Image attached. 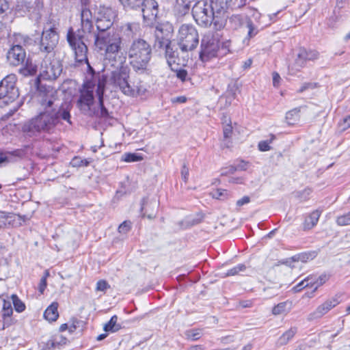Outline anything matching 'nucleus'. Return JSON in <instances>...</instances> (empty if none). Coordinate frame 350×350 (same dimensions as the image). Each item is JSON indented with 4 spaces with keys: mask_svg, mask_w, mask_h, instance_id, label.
<instances>
[{
    "mask_svg": "<svg viewBox=\"0 0 350 350\" xmlns=\"http://www.w3.org/2000/svg\"><path fill=\"white\" fill-rule=\"evenodd\" d=\"M329 279V275L327 274H321L315 281H310V286H314V291H316L319 287L324 284Z\"/></svg>",
    "mask_w": 350,
    "mask_h": 350,
    "instance_id": "34",
    "label": "nucleus"
},
{
    "mask_svg": "<svg viewBox=\"0 0 350 350\" xmlns=\"http://www.w3.org/2000/svg\"><path fill=\"white\" fill-rule=\"evenodd\" d=\"M122 33L127 37L136 36L139 30V25L136 23H128L122 26Z\"/></svg>",
    "mask_w": 350,
    "mask_h": 350,
    "instance_id": "25",
    "label": "nucleus"
},
{
    "mask_svg": "<svg viewBox=\"0 0 350 350\" xmlns=\"http://www.w3.org/2000/svg\"><path fill=\"white\" fill-rule=\"evenodd\" d=\"M312 278H313L312 275H308L305 279H304L300 282H299L296 286H295L293 288V291L295 293H297V292L301 291L303 288L310 286V282H308V281Z\"/></svg>",
    "mask_w": 350,
    "mask_h": 350,
    "instance_id": "37",
    "label": "nucleus"
},
{
    "mask_svg": "<svg viewBox=\"0 0 350 350\" xmlns=\"http://www.w3.org/2000/svg\"><path fill=\"white\" fill-rule=\"evenodd\" d=\"M163 49L165 51V56L167 59V63L170 66H172V62H175V60L173 59L175 57L176 52L173 51L171 47V44H169L167 47H165Z\"/></svg>",
    "mask_w": 350,
    "mask_h": 350,
    "instance_id": "45",
    "label": "nucleus"
},
{
    "mask_svg": "<svg viewBox=\"0 0 350 350\" xmlns=\"http://www.w3.org/2000/svg\"><path fill=\"white\" fill-rule=\"evenodd\" d=\"M321 211L315 210L306 217L303 223V229L308 230L313 228L318 223Z\"/></svg>",
    "mask_w": 350,
    "mask_h": 350,
    "instance_id": "21",
    "label": "nucleus"
},
{
    "mask_svg": "<svg viewBox=\"0 0 350 350\" xmlns=\"http://www.w3.org/2000/svg\"><path fill=\"white\" fill-rule=\"evenodd\" d=\"M141 10L144 21L148 24L154 21L159 13V5L155 0H142Z\"/></svg>",
    "mask_w": 350,
    "mask_h": 350,
    "instance_id": "17",
    "label": "nucleus"
},
{
    "mask_svg": "<svg viewBox=\"0 0 350 350\" xmlns=\"http://www.w3.org/2000/svg\"><path fill=\"white\" fill-rule=\"evenodd\" d=\"M58 306V303L55 301L47 307L44 312V317L46 320L49 322H53L57 319L59 317Z\"/></svg>",
    "mask_w": 350,
    "mask_h": 350,
    "instance_id": "24",
    "label": "nucleus"
},
{
    "mask_svg": "<svg viewBox=\"0 0 350 350\" xmlns=\"http://www.w3.org/2000/svg\"><path fill=\"white\" fill-rule=\"evenodd\" d=\"M7 58L9 63L14 66L25 64L30 73L36 72V66L29 63L28 59H26V51L23 47L12 46L7 53Z\"/></svg>",
    "mask_w": 350,
    "mask_h": 350,
    "instance_id": "13",
    "label": "nucleus"
},
{
    "mask_svg": "<svg viewBox=\"0 0 350 350\" xmlns=\"http://www.w3.org/2000/svg\"><path fill=\"white\" fill-rule=\"evenodd\" d=\"M122 6L126 10H138L142 3V0H119Z\"/></svg>",
    "mask_w": 350,
    "mask_h": 350,
    "instance_id": "31",
    "label": "nucleus"
},
{
    "mask_svg": "<svg viewBox=\"0 0 350 350\" xmlns=\"http://www.w3.org/2000/svg\"><path fill=\"white\" fill-rule=\"evenodd\" d=\"M181 177L185 183H187L189 177V168L184 164L181 169Z\"/></svg>",
    "mask_w": 350,
    "mask_h": 350,
    "instance_id": "57",
    "label": "nucleus"
},
{
    "mask_svg": "<svg viewBox=\"0 0 350 350\" xmlns=\"http://www.w3.org/2000/svg\"><path fill=\"white\" fill-rule=\"evenodd\" d=\"M223 133H224V137L225 139H228L231 137L232 133V127L231 124H226L224 127Z\"/></svg>",
    "mask_w": 350,
    "mask_h": 350,
    "instance_id": "54",
    "label": "nucleus"
},
{
    "mask_svg": "<svg viewBox=\"0 0 350 350\" xmlns=\"http://www.w3.org/2000/svg\"><path fill=\"white\" fill-rule=\"evenodd\" d=\"M246 269V267L243 264H239L233 268L228 270L226 273V276H232L237 275L239 272L244 271Z\"/></svg>",
    "mask_w": 350,
    "mask_h": 350,
    "instance_id": "44",
    "label": "nucleus"
},
{
    "mask_svg": "<svg viewBox=\"0 0 350 350\" xmlns=\"http://www.w3.org/2000/svg\"><path fill=\"white\" fill-rule=\"evenodd\" d=\"M159 206V202L156 199L148 200V198H144L142 203L141 211L144 215L148 218H154Z\"/></svg>",
    "mask_w": 350,
    "mask_h": 350,
    "instance_id": "20",
    "label": "nucleus"
},
{
    "mask_svg": "<svg viewBox=\"0 0 350 350\" xmlns=\"http://www.w3.org/2000/svg\"><path fill=\"white\" fill-rule=\"evenodd\" d=\"M12 312L13 310L10 301H7L4 300L3 305V316L4 317H9L12 314Z\"/></svg>",
    "mask_w": 350,
    "mask_h": 350,
    "instance_id": "47",
    "label": "nucleus"
},
{
    "mask_svg": "<svg viewBox=\"0 0 350 350\" xmlns=\"http://www.w3.org/2000/svg\"><path fill=\"white\" fill-rule=\"evenodd\" d=\"M176 77L182 81H185L187 77V72L185 69L176 70Z\"/></svg>",
    "mask_w": 350,
    "mask_h": 350,
    "instance_id": "56",
    "label": "nucleus"
},
{
    "mask_svg": "<svg viewBox=\"0 0 350 350\" xmlns=\"http://www.w3.org/2000/svg\"><path fill=\"white\" fill-rule=\"evenodd\" d=\"M287 302H281L273 308L272 313L275 315L282 314L286 312Z\"/></svg>",
    "mask_w": 350,
    "mask_h": 350,
    "instance_id": "43",
    "label": "nucleus"
},
{
    "mask_svg": "<svg viewBox=\"0 0 350 350\" xmlns=\"http://www.w3.org/2000/svg\"><path fill=\"white\" fill-rule=\"evenodd\" d=\"M9 5L6 0H0V14L4 13L8 10Z\"/></svg>",
    "mask_w": 350,
    "mask_h": 350,
    "instance_id": "62",
    "label": "nucleus"
},
{
    "mask_svg": "<svg viewBox=\"0 0 350 350\" xmlns=\"http://www.w3.org/2000/svg\"><path fill=\"white\" fill-rule=\"evenodd\" d=\"M75 53V59L77 62H79V63H82V62H85L88 65V71L92 74V75H94L95 73V71L94 70V68L90 66V64H89V62H88V55H85L86 56V59H84V60H79L77 59V56H76V53L74 52ZM86 55H88V52L86 53Z\"/></svg>",
    "mask_w": 350,
    "mask_h": 350,
    "instance_id": "58",
    "label": "nucleus"
},
{
    "mask_svg": "<svg viewBox=\"0 0 350 350\" xmlns=\"http://www.w3.org/2000/svg\"><path fill=\"white\" fill-rule=\"evenodd\" d=\"M16 161L15 157L12 154L11 151L0 152V163L15 162Z\"/></svg>",
    "mask_w": 350,
    "mask_h": 350,
    "instance_id": "41",
    "label": "nucleus"
},
{
    "mask_svg": "<svg viewBox=\"0 0 350 350\" xmlns=\"http://www.w3.org/2000/svg\"><path fill=\"white\" fill-rule=\"evenodd\" d=\"M250 202V198L248 196H243L242 198L237 201V206L240 207L243 205L247 204Z\"/></svg>",
    "mask_w": 350,
    "mask_h": 350,
    "instance_id": "59",
    "label": "nucleus"
},
{
    "mask_svg": "<svg viewBox=\"0 0 350 350\" xmlns=\"http://www.w3.org/2000/svg\"><path fill=\"white\" fill-rule=\"evenodd\" d=\"M185 334L188 339L197 340L202 336V330L200 329H189L185 332Z\"/></svg>",
    "mask_w": 350,
    "mask_h": 350,
    "instance_id": "40",
    "label": "nucleus"
},
{
    "mask_svg": "<svg viewBox=\"0 0 350 350\" xmlns=\"http://www.w3.org/2000/svg\"><path fill=\"white\" fill-rule=\"evenodd\" d=\"M143 159V157L137 153H124L122 154L121 160L124 162L131 163L139 161Z\"/></svg>",
    "mask_w": 350,
    "mask_h": 350,
    "instance_id": "33",
    "label": "nucleus"
},
{
    "mask_svg": "<svg viewBox=\"0 0 350 350\" xmlns=\"http://www.w3.org/2000/svg\"><path fill=\"white\" fill-rule=\"evenodd\" d=\"M229 24L232 29H238L243 24V18L241 15L234 14L229 18Z\"/></svg>",
    "mask_w": 350,
    "mask_h": 350,
    "instance_id": "32",
    "label": "nucleus"
},
{
    "mask_svg": "<svg viewBox=\"0 0 350 350\" xmlns=\"http://www.w3.org/2000/svg\"><path fill=\"white\" fill-rule=\"evenodd\" d=\"M110 285L105 280H98L96 283V291L105 292L107 289L110 288Z\"/></svg>",
    "mask_w": 350,
    "mask_h": 350,
    "instance_id": "49",
    "label": "nucleus"
},
{
    "mask_svg": "<svg viewBox=\"0 0 350 350\" xmlns=\"http://www.w3.org/2000/svg\"><path fill=\"white\" fill-rule=\"evenodd\" d=\"M199 42V36L196 27L190 24H183L178 30V44L180 50L187 52L196 49Z\"/></svg>",
    "mask_w": 350,
    "mask_h": 350,
    "instance_id": "9",
    "label": "nucleus"
},
{
    "mask_svg": "<svg viewBox=\"0 0 350 350\" xmlns=\"http://www.w3.org/2000/svg\"><path fill=\"white\" fill-rule=\"evenodd\" d=\"M314 258L313 253H301L297 254V256H293L291 259L280 261L281 264L288 265L291 261H301L307 262L308 260H311Z\"/></svg>",
    "mask_w": 350,
    "mask_h": 350,
    "instance_id": "26",
    "label": "nucleus"
},
{
    "mask_svg": "<svg viewBox=\"0 0 350 350\" xmlns=\"http://www.w3.org/2000/svg\"><path fill=\"white\" fill-rule=\"evenodd\" d=\"M221 36L218 33L208 32L206 33L201 42L200 57L202 61H208L217 56Z\"/></svg>",
    "mask_w": 350,
    "mask_h": 350,
    "instance_id": "11",
    "label": "nucleus"
},
{
    "mask_svg": "<svg viewBox=\"0 0 350 350\" xmlns=\"http://www.w3.org/2000/svg\"><path fill=\"white\" fill-rule=\"evenodd\" d=\"M113 18L114 13L111 8H103L100 10L96 23L98 32L111 31Z\"/></svg>",
    "mask_w": 350,
    "mask_h": 350,
    "instance_id": "16",
    "label": "nucleus"
},
{
    "mask_svg": "<svg viewBox=\"0 0 350 350\" xmlns=\"http://www.w3.org/2000/svg\"><path fill=\"white\" fill-rule=\"evenodd\" d=\"M70 163L73 167H81L88 166L90 164V161L87 159H82L80 157H75L72 159Z\"/></svg>",
    "mask_w": 350,
    "mask_h": 350,
    "instance_id": "46",
    "label": "nucleus"
},
{
    "mask_svg": "<svg viewBox=\"0 0 350 350\" xmlns=\"http://www.w3.org/2000/svg\"><path fill=\"white\" fill-rule=\"evenodd\" d=\"M193 0H176L174 10L179 16L185 15L189 11L191 3Z\"/></svg>",
    "mask_w": 350,
    "mask_h": 350,
    "instance_id": "23",
    "label": "nucleus"
},
{
    "mask_svg": "<svg viewBox=\"0 0 350 350\" xmlns=\"http://www.w3.org/2000/svg\"><path fill=\"white\" fill-rule=\"evenodd\" d=\"M248 163L241 161L235 167L237 171H245L247 168Z\"/></svg>",
    "mask_w": 350,
    "mask_h": 350,
    "instance_id": "61",
    "label": "nucleus"
},
{
    "mask_svg": "<svg viewBox=\"0 0 350 350\" xmlns=\"http://www.w3.org/2000/svg\"><path fill=\"white\" fill-rule=\"evenodd\" d=\"M32 0H19L17 1L16 8L24 12L29 11L32 7Z\"/></svg>",
    "mask_w": 350,
    "mask_h": 350,
    "instance_id": "39",
    "label": "nucleus"
},
{
    "mask_svg": "<svg viewBox=\"0 0 350 350\" xmlns=\"http://www.w3.org/2000/svg\"><path fill=\"white\" fill-rule=\"evenodd\" d=\"M59 41V35L55 27L44 29L42 31L39 45L40 51L47 54L51 53Z\"/></svg>",
    "mask_w": 350,
    "mask_h": 350,
    "instance_id": "14",
    "label": "nucleus"
},
{
    "mask_svg": "<svg viewBox=\"0 0 350 350\" xmlns=\"http://www.w3.org/2000/svg\"><path fill=\"white\" fill-rule=\"evenodd\" d=\"M297 333L296 327H291L286 332H285L278 340V343L280 345H284L291 340Z\"/></svg>",
    "mask_w": 350,
    "mask_h": 350,
    "instance_id": "28",
    "label": "nucleus"
},
{
    "mask_svg": "<svg viewBox=\"0 0 350 350\" xmlns=\"http://www.w3.org/2000/svg\"><path fill=\"white\" fill-rule=\"evenodd\" d=\"M126 54L130 65L135 72H144L152 57V48L145 40L136 38L129 46Z\"/></svg>",
    "mask_w": 350,
    "mask_h": 350,
    "instance_id": "6",
    "label": "nucleus"
},
{
    "mask_svg": "<svg viewBox=\"0 0 350 350\" xmlns=\"http://www.w3.org/2000/svg\"><path fill=\"white\" fill-rule=\"evenodd\" d=\"M308 61L307 49L305 48H300L294 64L288 67L289 73L292 75H295L302 68L306 66Z\"/></svg>",
    "mask_w": 350,
    "mask_h": 350,
    "instance_id": "18",
    "label": "nucleus"
},
{
    "mask_svg": "<svg viewBox=\"0 0 350 350\" xmlns=\"http://www.w3.org/2000/svg\"><path fill=\"white\" fill-rule=\"evenodd\" d=\"M93 36L96 49L103 51L107 59H116L121 49V37L113 31L94 33Z\"/></svg>",
    "mask_w": 350,
    "mask_h": 350,
    "instance_id": "8",
    "label": "nucleus"
},
{
    "mask_svg": "<svg viewBox=\"0 0 350 350\" xmlns=\"http://www.w3.org/2000/svg\"><path fill=\"white\" fill-rule=\"evenodd\" d=\"M215 6V9L224 13L232 4V0H210Z\"/></svg>",
    "mask_w": 350,
    "mask_h": 350,
    "instance_id": "29",
    "label": "nucleus"
},
{
    "mask_svg": "<svg viewBox=\"0 0 350 350\" xmlns=\"http://www.w3.org/2000/svg\"><path fill=\"white\" fill-rule=\"evenodd\" d=\"M339 303L338 297L336 296L327 299L323 304L319 305L314 311L308 314V320L313 321L321 319L325 314L328 313L332 308L338 305Z\"/></svg>",
    "mask_w": 350,
    "mask_h": 350,
    "instance_id": "15",
    "label": "nucleus"
},
{
    "mask_svg": "<svg viewBox=\"0 0 350 350\" xmlns=\"http://www.w3.org/2000/svg\"><path fill=\"white\" fill-rule=\"evenodd\" d=\"M34 44V40L32 38L29 36L21 34V33H14V42L12 46H17L18 47H27Z\"/></svg>",
    "mask_w": 350,
    "mask_h": 350,
    "instance_id": "22",
    "label": "nucleus"
},
{
    "mask_svg": "<svg viewBox=\"0 0 350 350\" xmlns=\"http://www.w3.org/2000/svg\"><path fill=\"white\" fill-rule=\"evenodd\" d=\"M299 108H295L288 111L286 114V120L287 124L289 125L295 124L299 120Z\"/></svg>",
    "mask_w": 350,
    "mask_h": 350,
    "instance_id": "27",
    "label": "nucleus"
},
{
    "mask_svg": "<svg viewBox=\"0 0 350 350\" xmlns=\"http://www.w3.org/2000/svg\"><path fill=\"white\" fill-rule=\"evenodd\" d=\"M14 309L18 312H21L25 310V306L24 303L16 295H12L11 296Z\"/></svg>",
    "mask_w": 350,
    "mask_h": 350,
    "instance_id": "35",
    "label": "nucleus"
},
{
    "mask_svg": "<svg viewBox=\"0 0 350 350\" xmlns=\"http://www.w3.org/2000/svg\"><path fill=\"white\" fill-rule=\"evenodd\" d=\"M350 127V115L342 119L338 123V128L341 131H345Z\"/></svg>",
    "mask_w": 350,
    "mask_h": 350,
    "instance_id": "50",
    "label": "nucleus"
},
{
    "mask_svg": "<svg viewBox=\"0 0 350 350\" xmlns=\"http://www.w3.org/2000/svg\"><path fill=\"white\" fill-rule=\"evenodd\" d=\"M16 81L14 75H9L0 81V99H3L5 103L13 102L19 96Z\"/></svg>",
    "mask_w": 350,
    "mask_h": 350,
    "instance_id": "12",
    "label": "nucleus"
},
{
    "mask_svg": "<svg viewBox=\"0 0 350 350\" xmlns=\"http://www.w3.org/2000/svg\"><path fill=\"white\" fill-rule=\"evenodd\" d=\"M42 108V111L23 126L22 130L27 135L34 136L40 133H54L56 126L50 113L51 111L47 107Z\"/></svg>",
    "mask_w": 350,
    "mask_h": 350,
    "instance_id": "7",
    "label": "nucleus"
},
{
    "mask_svg": "<svg viewBox=\"0 0 350 350\" xmlns=\"http://www.w3.org/2000/svg\"><path fill=\"white\" fill-rule=\"evenodd\" d=\"M275 139V136L273 134L270 135V139L265 141H260L258 143V149L262 152H265L271 150L270 144Z\"/></svg>",
    "mask_w": 350,
    "mask_h": 350,
    "instance_id": "36",
    "label": "nucleus"
},
{
    "mask_svg": "<svg viewBox=\"0 0 350 350\" xmlns=\"http://www.w3.org/2000/svg\"><path fill=\"white\" fill-rule=\"evenodd\" d=\"M237 170L236 167L234 165H230L228 167L224 168L221 170V174L222 176H227L228 174H231L234 173Z\"/></svg>",
    "mask_w": 350,
    "mask_h": 350,
    "instance_id": "55",
    "label": "nucleus"
},
{
    "mask_svg": "<svg viewBox=\"0 0 350 350\" xmlns=\"http://www.w3.org/2000/svg\"><path fill=\"white\" fill-rule=\"evenodd\" d=\"M317 84L316 83H311V82L305 83L297 90V92L302 93L304 91H306V90L314 89L315 88H317Z\"/></svg>",
    "mask_w": 350,
    "mask_h": 350,
    "instance_id": "51",
    "label": "nucleus"
},
{
    "mask_svg": "<svg viewBox=\"0 0 350 350\" xmlns=\"http://www.w3.org/2000/svg\"><path fill=\"white\" fill-rule=\"evenodd\" d=\"M117 321L118 317L116 315H113L111 317L109 321L104 325V330L105 332H116L118 331L121 328V326L120 324L117 323Z\"/></svg>",
    "mask_w": 350,
    "mask_h": 350,
    "instance_id": "30",
    "label": "nucleus"
},
{
    "mask_svg": "<svg viewBox=\"0 0 350 350\" xmlns=\"http://www.w3.org/2000/svg\"><path fill=\"white\" fill-rule=\"evenodd\" d=\"M104 92V80H98L97 83L93 81L84 83L77 102L80 111L90 117L107 118L109 112L103 104Z\"/></svg>",
    "mask_w": 350,
    "mask_h": 350,
    "instance_id": "1",
    "label": "nucleus"
},
{
    "mask_svg": "<svg viewBox=\"0 0 350 350\" xmlns=\"http://www.w3.org/2000/svg\"><path fill=\"white\" fill-rule=\"evenodd\" d=\"M129 67L122 65L116 68L106 77L98 74V80H104L105 85L107 83L128 96L144 95L147 91L146 86L141 81L132 83L129 79Z\"/></svg>",
    "mask_w": 350,
    "mask_h": 350,
    "instance_id": "2",
    "label": "nucleus"
},
{
    "mask_svg": "<svg viewBox=\"0 0 350 350\" xmlns=\"http://www.w3.org/2000/svg\"><path fill=\"white\" fill-rule=\"evenodd\" d=\"M228 98L231 101L232 99L235 98V90L233 88L228 89L226 92Z\"/></svg>",
    "mask_w": 350,
    "mask_h": 350,
    "instance_id": "63",
    "label": "nucleus"
},
{
    "mask_svg": "<svg viewBox=\"0 0 350 350\" xmlns=\"http://www.w3.org/2000/svg\"><path fill=\"white\" fill-rule=\"evenodd\" d=\"M215 6L210 0H200L192 8V15L196 22L202 27H209L212 24L216 31L225 26L221 13L215 9Z\"/></svg>",
    "mask_w": 350,
    "mask_h": 350,
    "instance_id": "5",
    "label": "nucleus"
},
{
    "mask_svg": "<svg viewBox=\"0 0 350 350\" xmlns=\"http://www.w3.org/2000/svg\"><path fill=\"white\" fill-rule=\"evenodd\" d=\"M38 101L42 107L49 109L56 127L59 125H72L70 111L72 105L68 103L59 104L56 92L53 88H49L45 92H40Z\"/></svg>",
    "mask_w": 350,
    "mask_h": 350,
    "instance_id": "4",
    "label": "nucleus"
},
{
    "mask_svg": "<svg viewBox=\"0 0 350 350\" xmlns=\"http://www.w3.org/2000/svg\"><path fill=\"white\" fill-rule=\"evenodd\" d=\"M63 66L60 60L45 57L41 64L38 79L46 81H55L62 73Z\"/></svg>",
    "mask_w": 350,
    "mask_h": 350,
    "instance_id": "10",
    "label": "nucleus"
},
{
    "mask_svg": "<svg viewBox=\"0 0 350 350\" xmlns=\"http://www.w3.org/2000/svg\"><path fill=\"white\" fill-rule=\"evenodd\" d=\"M81 23V29L76 31L72 27L68 29L66 40L71 49L76 53L77 59L84 60L86 59V53L88 51L84 40H88V36L92 33L94 28L92 22V13L90 10L86 8L82 10Z\"/></svg>",
    "mask_w": 350,
    "mask_h": 350,
    "instance_id": "3",
    "label": "nucleus"
},
{
    "mask_svg": "<svg viewBox=\"0 0 350 350\" xmlns=\"http://www.w3.org/2000/svg\"><path fill=\"white\" fill-rule=\"evenodd\" d=\"M280 79V75L277 72L273 74V84L274 86H277Z\"/></svg>",
    "mask_w": 350,
    "mask_h": 350,
    "instance_id": "64",
    "label": "nucleus"
},
{
    "mask_svg": "<svg viewBox=\"0 0 350 350\" xmlns=\"http://www.w3.org/2000/svg\"><path fill=\"white\" fill-rule=\"evenodd\" d=\"M246 27L248 29V32L246 39H250L254 37L258 32L256 27L253 24L250 19H248L246 23Z\"/></svg>",
    "mask_w": 350,
    "mask_h": 350,
    "instance_id": "38",
    "label": "nucleus"
},
{
    "mask_svg": "<svg viewBox=\"0 0 350 350\" xmlns=\"http://www.w3.org/2000/svg\"><path fill=\"white\" fill-rule=\"evenodd\" d=\"M46 277H42L40 281V284H39V291L40 293H43L46 287Z\"/></svg>",
    "mask_w": 350,
    "mask_h": 350,
    "instance_id": "60",
    "label": "nucleus"
},
{
    "mask_svg": "<svg viewBox=\"0 0 350 350\" xmlns=\"http://www.w3.org/2000/svg\"><path fill=\"white\" fill-rule=\"evenodd\" d=\"M155 42L154 46L159 49H164L167 47L169 44H171V41L168 35L164 33L163 25H159L155 29Z\"/></svg>",
    "mask_w": 350,
    "mask_h": 350,
    "instance_id": "19",
    "label": "nucleus"
},
{
    "mask_svg": "<svg viewBox=\"0 0 350 350\" xmlns=\"http://www.w3.org/2000/svg\"><path fill=\"white\" fill-rule=\"evenodd\" d=\"M131 229V222L130 221H124L122 222L118 227V231L120 233H126Z\"/></svg>",
    "mask_w": 350,
    "mask_h": 350,
    "instance_id": "52",
    "label": "nucleus"
},
{
    "mask_svg": "<svg viewBox=\"0 0 350 350\" xmlns=\"http://www.w3.org/2000/svg\"><path fill=\"white\" fill-rule=\"evenodd\" d=\"M336 222L340 226L350 225V211L346 214L337 217Z\"/></svg>",
    "mask_w": 350,
    "mask_h": 350,
    "instance_id": "42",
    "label": "nucleus"
},
{
    "mask_svg": "<svg viewBox=\"0 0 350 350\" xmlns=\"http://www.w3.org/2000/svg\"><path fill=\"white\" fill-rule=\"evenodd\" d=\"M319 53L315 50H307V57L308 61H314L319 58Z\"/></svg>",
    "mask_w": 350,
    "mask_h": 350,
    "instance_id": "53",
    "label": "nucleus"
},
{
    "mask_svg": "<svg viewBox=\"0 0 350 350\" xmlns=\"http://www.w3.org/2000/svg\"><path fill=\"white\" fill-rule=\"evenodd\" d=\"M14 157H15L16 161L20 160L25 157L27 154V148L16 149L13 151H11Z\"/></svg>",
    "mask_w": 350,
    "mask_h": 350,
    "instance_id": "48",
    "label": "nucleus"
}]
</instances>
